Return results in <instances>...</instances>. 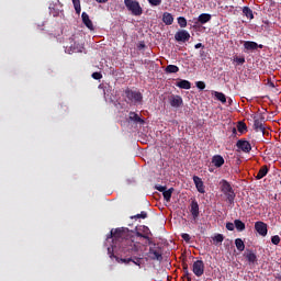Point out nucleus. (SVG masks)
<instances>
[{
    "label": "nucleus",
    "mask_w": 281,
    "mask_h": 281,
    "mask_svg": "<svg viewBox=\"0 0 281 281\" xmlns=\"http://www.w3.org/2000/svg\"><path fill=\"white\" fill-rule=\"evenodd\" d=\"M182 269H183V273H187V274H188V271H190L188 269V263H182Z\"/></svg>",
    "instance_id": "obj_46"
},
{
    "label": "nucleus",
    "mask_w": 281,
    "mask_h": 281,
    "mask_svg": "<svg viewBox=\"0 0 281 281\" xmlns=\"http://www.w3.org/2000/svg\"><path fill=\"white\" fill-rule=\"evenodd\" d=\"M70 52L78 53L82 52L83 46L80 43L75 42L74 40H70Z\"/></svg>",
    "instance_id": "obj_21"
},
{
    "label": "nucleus",
    "mask_w": 281,
    "mask_h": 281,
    "mask_svg": "<svg viewBox=\"0 0 281 281\" xmlns=\"http://www.w3.org/2000/svg\"><path fill=\"white\" fill-rule=\"evenodd\" d=\"M150 232L149 233H145V234H142V233H139V232H136V236H137V238H145V240H147V244L148 245H153V239H150Z\"/></svg>",
    "instance_id": "obj_26"
},
{
    "label": "nucleus",
    "mask_w": 281,
    "mask_h": 281,
    "mask_svg": "<svg viewBox=\"0 0 281 281\" xmlns=\"http://www.w3.org/2000/svg\"><path fill=\"white\" fill-rule=\"evenodd\" d=\"M106 240H112V250L121 251L122 254L139 251V245L135 243L133 231L128 228L112 229Z\"/></svg>",
    "instance_id": "obj_1"
},
{
    "label": "nucleus",
    "mask_w": 281,
    "mask_h": 281,
    "mask_svg": "<svg viewBox=\"0 0 281 281\" xmlns=\"http://www.w3.org/2000/svg\"><path fill=\"white\" fill-rule=\"evenodd\" d=\"M48 8L53 16H59L60 12H63V3H60V0L50 2Z\"/></svg>",
    "instance_id": "obj_6"
},
{
    "label": "nucleus",
    "mask_w": 281,
    "mask_h": 281,
    "mask_svg": "<svg viewBox=\"0 0 281 281\" xmlns=\"http://www.w3.org/2000/svg\"><path fill=\"white\" fill-rule=\"evenodd\" d=\"M181 238L183 239L184 243H190L191 239L190 234L188 233L181 234Z\"/></svg>",
    "instance_id": "obj_40"
},
{
    "label": "nucleus",
    "mask_w": 281,
    "mask_h": 281,
    "mask_svg": "<svg viewBox=\"0 0 281 281\" xmlns=\"http://www.w3.org/2000/svg\"><path fill=\"white\" fill-rule=\"evenodd\" d=\"M162 22L165 23V25H172V23H175V18L171 13L165 12L162 14Z\"/></svg>",
    "instance_id": "obj_23"
},
{
    "label": "nucleus",
    "mask_w": 281,
    "mask_h": 281,
    "mask_svg": "<svg viewBox=\"0 0 281 281\" xmlns=\"http://www.w3.org/2000/svg\"><path fill=\"white\" fill-rule=\"evenodd\" d=\"M226 243H228V245L232 243L231 240H226Z\"/></svg>",
    "instance_id": "obj_56"
},
{
    "label": "nucleus",
    "mask_w": 281,
    "mask_h": 281,
    "mask_svg": "<svg viewBox=\"0 0 281 281\" xmlns=\"http://www.w3.org/2000/svg\"><path fill=\"white\" fill-rule=\"evenodd\" d=\"M255 231L257 232V234H259V236H267V234H269V228L267 223L259 221L255 223Z\"/></svg>",
    "instance_id": "obj_10"
},
{
    "label": "nucleus",
    "mask_w": 281,
    "mask_h": 281,
    "mask_svg": "<svg viewBox=\"0 0 281 281\" xmlns=\"http://www.w3.org/2000/svg\"><path fill=\"white\" fill-rule=\"evenodd\" d=\"M213 240H214L215 245H221V243H223V240H225V236H223V234H216L213 237Z\"/></svg>",
    "instance_id": "obj_34"
},
{
    "label": "nucleus",
    "mask_w": 281,
    "mask_h": 281,
    "mask_svg": "<svg viewBox=\"0 0 281 281\" xmlns=\"http://www.w3.org/2000/svg\"><path fill=\"white\" fill-rule=\"evenodd\" d=\"M212 164L215 166V168H222L225 164V158L221 155H215L212 158Z\"/></svg>",
    "instance_id": "obj_18"
},
{
    "label": "nucleus",
    "mask_w": 281,
    "mask_h": 281,
    "mask_svg": "<svg viewBox=\"0 0 281 281\" xmlns=\"http://www.w3.org/2000/svg\"><path fill=\"white\" fill-rule=\"evenodd\" d=\"M137 218H148V213L146 211H142L140 214H136L134 216H131L132 221H135Z\"/></svg>",
    "instance_id": "obj_33"
},
{
    "label": "nucleus",
    "mask_w": 281,
    "mask_h": 281,
    "mask_svg": "<svg viewBox=\"0 0 281 281\" xmlns=\"http://www.w3.org/2000/svg\"><path fill=\"white\" fill-rule=\"evenodd\" d=\"M97 1V3H106V1H109V0H95Z\"/></svg>",
    "instance_id": "obj_51"
},
{
    "label": "nucleus",
    "mask_w": 281,
    "mask_h": 281,
    "mask_svg": "<svg viewBox=\"0 0 281 281\" xmlns=\"http://www.w3.org/2000/svg\"><path fill=\"white\" fill-rule=\"evenodd\" d=\"M72 4L77 14H80V12H82V8L80 7V0H72Z\"/></svg>",
    "instance_id": "obj_35"
},
{
    "label": "nucleus",
    "mask_w": 281,
    "mask_h": 281,
    "mask_svg": "<svg viewBox=\"0 0 281 281\" xmlns=\"http://www.w3.org/2000/svg\"><path fill=\"white\" fill-rule=\"evenodd\" d=\"M156 190H158V192H162V193H165V192H166V190H167V188H166V187H164V186H156Z\"/></svg>",
    "instance_id": "obj_45"
},
{
    "label": "nucleus",
    "mask_w": 281,
    "mask_h": 281,
    "mask_svg": "<svg viewBox=\"0 0 281 281\" xmlns=\"http://www.w3.org/2000/svg\"><path fill=\"white\" fill-rule=\"evenodd\" d=\"M221 186V192H223V194H225L226 200L228 201V203H234L235 199H236V193L234 192V188H232V184L223 179L220 182Z\"/></svg>",
    "instance_id": "obj_2"
},
{
    "label": "nucleus",
    "mask_w": 281,
    "mask_h": 281,
    "mask_svg": "<svg viewBox=\"0 0 281 281\" xmlns=\"http://www.w3.org/2000/svg\"><path fill=\"white\" fill-rule=\"evenodd\" d=\"M272 245H280V237L278 235H274L271 237Z\"/></svg>",
    "instance_id": "obj_39"
},
{
    "label": "nucleus",
    "mask_w": 281,
    "mask_h": 281,
    "mask_svg": "<svg viewBox=\"0 0 281 281\" xmlns=\"http://www.w3.org/2000/svg\"><path fill=\"white\" fill-rule=\"evenodd\" d=\"M233 60L237 63V65H245V57L235 56Z\"/></svg>",
    "instance_id": "obj_38"
},
{
    "label": "nucleus",
    "mask_w": 281,
    "mask_h": 281,
    "mask_svg": "<svg viewBox=\"0 0 281 281\" xmlns=\"http://www.w3.org/2000/svg\"><path fill=\"white\" fill-rule=\"evenodd\" d=\"M244 256L249 265H256V262H258V256H256V252H254V250H246Z\"/></svg>",
    "instance_id": "obj_15"
},
{
    "label": "nucleus",
    "mask_w": 281,
    "mask_h": 281,
    "mask_svg": "<svg viewBox=\"0 0 281 281\" xmlns=\"http://www.w3.org/2000/svg\"><path fill=\"white\" fill-rule=\"evenodd\" d=\"M168 101L170 106H172L173 109H179V106L183 105V98H181V95L179 94L169 95Z\"/></svg>",
    "instance_id": "obj_8"
},
{
    "label": "nucleus",
    "mask_w": 281,
    "mask_h": 281,
    "mask_svg": "<svg viewBox=\"0 0 281 281\" xmlns=\"http://www.w3.org/2000/svg\"><path fill=\"white\" fill-rule=\"evenodd\" d=\"M92 78L93 80H102V72H93Z\"/></svg>",
    "instance_id": "obj_42"
},
{
    "label": "nucleus",
    "mask_w": 281,
    "mask_h": 281,
    "mask_svg": "<svg viewBox=\"0 0 281 281\" xmlns=\"http://www.w3.org/2000/svg\"><path fill=\"white\" fill-rule=\"evenodd\" d=\"M144 47H146V44H144V43H140V44L138 45V49H144Z\"/></svg>",
    "instance_id": "obj_50"
},
{
    "label": "nucleus",
    "mask_w": 281,
    "mask_h": 281,
    "mask_svg": "<svg viewBox=\"0 0 281 281\" xmlns=\"http://www.w3.org/2000/svg\"><path fill=\"white\" fill-rule=\"evenodd\" d=\"M190 213L193 216V218H199V202L196 200H192Z\"/></svg>",
    "instance_id": "obj_19"
},
{
    "label": "nucleus",
    "mask_w": 281,
    "mask_h": 281,
    "mask_svg": "<svg viewBox=\"0 0 281 281\" xmlns=\"http://www.w3.org/2000/svg\"><path fill=\"white\" fill-rule=\"evenodd\" d=\"M81 19H82L83 25H86V27H88V30H90L91 32H93V30H95V27L93 26V22L91 21V19L89 18V14H87V12H82Z\"/></svg>",
    "instance_id": "obj_14"
},
{
    "label": "nucleus",
    "mask_w": 281,
    "mask_h": 281,
    "mask_svg": "<svg viewBox=\"0 0 281 281\" xmlns=\"http://www.w3.org/2000/svg\"><path fill=\"white\" fill-rule=\"evenodd\" d=\"M267 175H269V167L267 165H265L259 169V171L256 176V179L257 180L265 179V177H267Z\"/></svg>",
    "instance_id": "obj_20"
},
{
    "label": "nucleus",
    "mask_w": 281,
    "mask_h": 281,
    "mask_svg": "<svg viewBox=\"0 0 281 281\" xmlns=\"http://www.w3.org/2000/svg\"><path fill=\"white\" fill-rule=\"evenodd\" d=\"M195 49H201V47H205V46H203V44L202 43H198V44H195Z\"/></svg>",
    "instance_id": "obj_49"
},
{
    "label": "nucleus",
    "mask_w": 281,
    "mask_h": 281,
    "mask_svg": "<svg viewBox=\"0 0 281 281\" xmlns=\"http://www.w3.org/2000/svg\"><path fill=\"white\" fill-rule=\"evenodd\" d=\"M210 21H212V14L201 13L198 16V22H195V23H200V25H205V23H210Z\"/></svg>",
    "instance_id": "obj_17"
},
{
    "label": "nucleus",
    "mask_w": 281,
    "mask_h": 281,
    "mask_svg": "<svg viewBox=\"0 0 281 281\" xmlns=\"http://www.w3.org/2000/svg\"><path fill=\"white\" fill-rule=\"evenodd\" d=\"M234 225L237 229V232H245V223L240 220H235Z\"/></svg>",
    "instance_id": "obj_28"
},
{
    "label": "nucleus",
    "mask_w": 281,
    "mask_h": 281,
    "mask_svg": "<svg viewBox=\"0 0 281 281\" xmlns=\"http://www.w3.org/2000/svg\"><path fill=\"white\" fill-rule=\"evenodd\" d=\"M149 250L147 252V258L149 260H157L158 262H161L164 260V251L161 250V247H159L157 244L153 241V244H148Z\"/></svg>",
    "instance_id": "obj_3"
},
{
    "label": "nucleus",
    "mask_w": 281,
    "mask_h": 281,
    "mask_svg": "<svg viewBox=\"0 0 281 281\" xmlns=\"http://www.w3.org/2000/svg\"><path fill=\"white\" fill-rule=\"evenodd\" d=\"M175 41L177 43H188L190 41V32L187 30H180L175 34Z\"/></svg>",
    "instance_id": "obj_9"
},
{
    "label": "nucleus",
    "mask_w": 281,
    "mask_h": 281,
    "mask_svg": "<svg viewBox=\"0 0 281 281\" xmlns=\"http://www.w3.org/2000/svg\"><path fill=\"white\" fill-rule=\"evenodd\" d=\"M144 232H150V229L148 228V226H144Z\"/></svg>",
    "instance_id": "obj_54"
},
{
    "label": "nucleus",
    "mask_w": 281,
    "mask_h": 281,
    "mask_svg": "<svg viewBox=\"0 0 281 281\" xmlns=\"http://www.w3.org/2000/svg\"><path fill=\"white\" fill-rule=\"evenodd\" d=\"M126 98L131 100L132 102H142L144 100V97L142 95V92L127 90L126 91Z\"/></svg>",
    "instance_id": "obj_11"
},
{
    "label": "nucleus",
    "mask_w": 281,
    "mask_h": 281,
    "mask_svg": "<svg viewBox=\"0 0 281 281\" xmlns=\"http://www.w3.org/2000/svg\"><path fill=\"white\" fill-rule=\"evenodd\" d=\"M172 192H175V188H170L162 193L165 201L170 202V199H172Z\"/></svg>",
    "instance_id": "obj_29"
},
{
    "label": "nucleus",
    "mask_w": 281,
    "mask_h": 281,
    "mask_svg": "<svg viewBox=\"0 0 281 281\" xmlns=\"http://www.w3.org/2000/svg\"><path fill=\"white\" fill-rule=\"evenodd\" d=\"M254 128L255 131L260 132V133H265V125L262 124V120L260 119H256L254 120Z\"/></svg>",
    "instance_id": "obj_22"
},
{
    "label": "nucleus",
    "mask_w": 281,
    "mask_h": 281,
    "mask_svg": "<svg viewBox=\"0 0 281 281\" xmlns=\"http://www.w3.org/2000/svg\"><path fill=\"white\" fill-rule=\"evenodd\" d=\"M237 131L241 134L245 133V131H247V124H245L244 122H239L237 125Z\"/></svg>",
    "instance_id": "obj_37"
},
{
    "label": "nucleus",
    "mask_w": 281,
    "mask_h": 281,
    "mask_svg": "<svg viewBox=\"0 0 281 281\" xmlns=\"http://www.w3.org/2000/svg\"><path fill=\"white\" fill-rule=\"evenodd\" d=\"M122 262H124V265H128V262H133L134 265H136V267H142V258H121L120 259Z\"/></svg>",
    "instance_id": "obj_24"
},
{
    "label": "nucleus",
    "mask_w": 281,
    "mask_h": 281,
    "mask_svg": "<svg viewBox=\"0 0 281 281\" xmlns=\"http://www.w3.org/2000/svg\"><path fill=\"white\" fill-rule=\"evenodd\" d=\"M215 98L216 100L222 102V104H225V102H227V97H225V93L223 92H215Z\"/></svg>",
    "instance_id": "obj_32"
},
{
    "label": "nucleus",
    "mask_w": 281,
    "mask_h": 281,
    "mask_svg": "<svg viewBox=\"0 0 281 281\" xmlns=\"http://www.w3.org/2000/svg\"><path fill=\"white\" fill-rule=\"evenodd\" d=\"M276 280L281 281V274H280V273H278V274L276 276Z\"/></svg>",
    "instance_id": "obj_52"
},
{
    "label": "nucleus",
    "mask_w": 281,
    "mask_h": 281,
    "mask_svg": "<svg viewBox=\"0 0 281 281\" xmlns=\"http://www.w3.org/2000/svg\"><path fill=\"white\" fill-rule=\"evenodd\" d=\"M192 272L194 273V276H196V278H201V276L205 273V263L203 262V260H196L193 262Z\"/></svg>",
    "instance_id": "obj_5"
},
{
    "label": "nucleus",
    "mask_w": 281,
    "mask_h": 281,
    "mask_svg": "<svg viewBox=\"0 0 281 281\" xmlns=\"http://www.w3.org/2000/svg\"><path fill=\"white\" fill-rule=\"evenodd\" d=\"M268 87H271V89H276V83L273 81L268 80Z\"/></svg>",
    "instance_id": "obj_48"
},
{
    "label": "nucleus",
    "mask_w": 281,
    "mask_h": 281,
    "mask_svg": "<svg viewBox=\"0 0 281 281\" xmlns=\"http://www.w3.org/2000/svg\"><path fill=\"white\" fill-rule=\"evenodd\" d=\"M148 1H149L150 5H155V7L161 5V0H148Z\"/></svg>",
    "instance_id": "obj_44"
},
{
    "label": "nucleus",
    "mask_w": 281,
    "mask_h": 281,
    "mask_svg": "<svg viewBox=\"0 0 281 281\" xmlns=\"http://www.w3.org/2000/svg\"><path fill=\"white\" fill-rule=\"evenodd\" d=\"M165 71H166V74H178V71H179V66H177V65H168V66L165 68Z\"/></svg>",
    "instance_id": "obj_27"
},
{
    "label": "nucleus",
    "mask_w": 281,
    "mask_h": 281,
    "mask_svg": "<svg viewBox=\"0 0 281 281\" xmlns=\"http://www.w3.org/2000/svg\"><path fill=\"white\" fill-rule=\"evenodd\" d=\"M236 147L241 153H246V154L251 153V143H249V140L245 138L238 139L236 143Z\"/></svg>",
    "instance_id": "obj_7"
},
{
    "label": "nucleus",
    "mask_w": 281,
    "mask_h": 281,
    "mask_svg": "<svg viewBox=\"0 0 281 281\" xmlns=\"http://www.w3.org/2000/svg\"><path fill=\"white\" fill-rule=\"evenodd\" d=\"M183 277L187 278L188 281H192V277H190V271H187Z\"/></svg>",
    "instance_id": "obj_47"
},
{
    "label": "nucleus",
    "mask_w": 281,
    "mask_h": 281,
    "mask_svg": "<svg viewBox=\"0 0 281 281\" xmlns=\"http://www.w3.org/2000/svg\"><path fill=\"white\" fill-rule=\"evenodd\" d=\"M124 4L128 12L133 14V16H142L144 14V9L142 5L135 0H124Z\"/></svg>",
    "instance_id": "obj_4"
},
{
    "label": "nucleus",
    "mask_w": 281,
    "mask_h": 281,
    "mask_svg": "<svg viewBox=\"0 0 281 281\" xmlns=\"http://www.w3.org/2000/svg\"><path fill=\"white\" fill-rule=\"evenodd\" d=\"M233 135H237L236 127H233Z\"/></svg>",
    "instance_id": "obj_53"
},
{
    "label": "nucleus",
    "mask_w": 281,
    "mask_h": 281,
    "mask_svg": "<svg viewBox=\"0 0 281 281\" xmlns=\"http://www.w3.org/2000/svg\"><path fill=\"white\" fill-rule=\"evenodd\" d=\"M128 120L130 122H134L135 124H146V121H144V119H142L139 114L135 112H130Z\"/></svg>",
    "instance_id": "obj_16"
},
{
    "label": "nucleus",
    "mask_w": 281,
    "mask_h": 281,
    "mask_svg": "<svg viewBox=\"0 0 281 281\" xmlns=\"http://www.w3.org/2000/svg\"><path fill=\"white\" fill-rule=\"evenodd\" d=\"M244 47L245 49H247L248 52H254L255 49H262L265 47V45L262 44H258L256 42H251V41H246L244 43Z\"/></svg>",
    "instance_id": "obj_13"
},
{
    "label": "nucleus",
    "mask_w": 281,
    "mask_h": 281,
    "mask_svg": "<svg viewBox=\"0 0 281 281\" xmlns=\"http://www.w3.org/2000/svg\"><path fill=\"white\" fill-rule=\"evenodd\" d=\"M193 183L200 194H205V184L199 176H193Z\"/></svg>",
    "instance_id": "obj_12"
},
{
    "label": "nucleus",
    "mask_w": 281,
    "mask_h": 281,
    "mask_svg": "<svg viewBox=\"0 0 281 281\" xmlns=\"http://www.w3.org/2000/svg\"><path fill=\"white\" fill-rule=\"evenodd\" d=\"M234 227H235L234 223L232 222L226 223V229H228V232H234Z\"/></svg>",
    "instance_id": "obj_43"
},
{
    "label": "nucleus",
    "mask_w": 281,
    "mask_h": 281,
    "mask_svg": "<svg viewBox=\"0 0 281 281\" xmlns=\"http://www.w3.org/2000/svg\"><path fill=\"white\" fill-rule=\"evenodd\" d=\"M243 14L248 19H254V11L249 7H244Z\"/></svg>",
    "instance_id": "obj_31"
},
{
    "label": "nucleus",
    "mask_w": 281,
    "mask_h": 281,
    "mask_svg": "<svg viewBox=\"0 0 281 281\" xmlns=\"http://www.w3.org/2000/svg\"><path fill=\"white\" fill-rule=\"evenodd\" d=\"M179 89H192V83L186 79H181L176 83Z\"/></svg>",
    "instance_id": "obj_25"
},
{
    "label": "nucleus",
    "mask_w": 281,
    "mask_h": 281,
    "mask_svg": "<svg viewBox=\"0 0 281 281\" xmlns=\"http://www.w3.org/2000/svg\"><path fill=\"white\" fill-rule=\"evenodd\" d=\"M195 87L203 91V89H205V83L203 81H196Z\"/></svg>",
    "instance_id": "obj_41"
},
{
    "label": "nucleus",
    "mask_w": 281,
    "mask_h": 281,
    "mask_svg": "<svg viewBox=\"0 0 281 281\" xmlns=\"http://www.w3.org/2000/svg\"><path fill=\"white\" fill-rule=\"evenodd\" d=\"M109 254H111V248H108Z\"/></svg>",
    "instance_id": "obj_55"
},
{
    "label": "nucleus",
    "mask_w": 281,
    "mask_h": 281,
    "mask_svg": "<svg viewBox=\"0 0 281 281\" xmlns=\"http://www.w3.org/2000/svg\"><path fill=\"white\" fill-rule=\"evenodd\" d=\"M178 24L180 27H188V20L184 16H179Z\"/></svg>",
    "instance_id": "obj_36"
},
{
    "label": "nucleus",
    "mask_w": 281,
    "mask_h": 281,
    "mask_svg": "<svg viewBox=\"0 0 281 281\" xmlns=\"http://www.w3.org/2000/svg\"><path fill=\"white\" fill-rule=\"evenodd\" d=\"M235 246L238 251H245V241H243V239L240 238L235 239Z\"/></svg>",
    "instance_id": "obj_30"
}]
</instances>
